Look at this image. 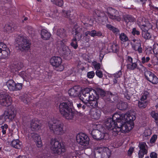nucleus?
I'll return each mask as SVG.
<instances>
[{
    "label": "nucleus",
    "instance_id": "1",
    "mask_svg": "<svg viewBox=\"0 0 158 158\" xmlns=\"http://www.w3.org/2000/svg\"><path fill=\"white\" fill-rule=\"evenodd\" d=\"M124 114L115 113L112 119L116 123L114 127L112 130V133L114 136L121 133L127 132L132 129L133 126L128 123H123Z\"/></svg>",
    "mask_w": 158,
    "mask_h": 158
},
{
    "label": "nucleus",
    "instance_id": "2",
    "mask_svg": "<svg viewBox=\"0 0 158 158\" xmlns=\"http://www.w3.org/2000/svg\"><path fill=\"white\" fill-rule=\"evenodd\" d=\"M68 106L65 102L61 103L59 106V111L63 116L68 119H72L73 117L74 113L71 108L73 106V103L69 101Z\"/></svg>",
    "mask_w": 158,
    "mask_h": 158
},
{
    "label": "nucleus",
    "instance_id": "3",
    "mask_svg": "<svg viewBox=\"0 0 158 158\" xmlns=\"http://www.w3.org/2000/svg\"><path fill=\"white\" fill-rule=\"evenodd\" d=\"M98 97L96 91L94 89L88 88L84 89L80 94V99L84 103L85 102L93 100L95 97Z\"/></svg>",
    "mask_w": 158,
    "mask_h": 158
},
{
    "label": "nucleus",
    "instance_id": "4",
    "mask_svg": "<svg viewBox=\"0 0 158 158\" xmlns=\"http://www.w3.org/2000/svg\"><path fill=\"white\" fill-rule=\"evenodd\" d=\"M48 127L50 131L57 135H62L64 133V124L58 120H54L48 123Z\"/></svg>",
    "mask_w": 158,
    "mask_h": 158
},
{
    "label": "nucleus",
    "instance_id": "5",
    "mask_svg": "<svg viewBox=\"0 0 158 158\" xmlns=\"http://www.w3.org/2000/svg\"><path fill=\"white\" fill-rule=\"evenodd\" d=\"M137 69L140 71L144 72L146 78L150 82L153 84H156L158 83V78L152 72L147 70L145 67L141 65L140 67H138Z\"/></svg>",
    "mask_w": 158,
    "mask_h": 158
},
{
    "label": "nucleus",
    "instance_id": "6",
    "mask_svg": "<svg viewBox=\"0 0 158 158\" xmlns=\"http://www.w3.org/2000/svg\"><path fill=\"white\" fill-rule=\"evenodd\" d=\"M50 149L54 153L61 154L65 152V148L56 139H52L51 142Z\"/></svg>",
    "mask_w": 158,
    "mask_h": 158
},
{
    "label": "nucleus",
    "instance_id": "7",
    "mask_svg": "<svg viewBox=\"0 0 158 158\" xmlns=\"http://www.w3.org/2000/svg\"><path fill=\"white\" fill-rule=\"evenodd\" d=\"M111 151L107 148H100L96 150L95 157L96 158H109Z\"/></svg>",
    "mask_w": 158,
    "mask_h": 158
},
{
    "label": "nucleus",
    "instance_id": "8",
    "mask_svg": "<svg viewBox=\"0 0 158 158\" xmlns=\"http://www.w3.org/2000/svg\"><path fill=\"white\" fill-rule=\"evenodd\" d=\"M76 140L77 143L79 144L83 147H86L89 144V138L87 135L81 132L77 135Z\"/></svg>",
    "mask_w": 158,
    "mask_h": 158
},
{
    "label": "nucleus",
    "instance_id": "9",
    "mask_svg": "<svg viewBox=\"0 0 158 158\" xmlns=\"http://www.w3.org/2000/svg\"><path fill=\"white\" fill-rule=\"evenodd\" d=\"M8 89L10 91H15L20 90L22 89L23 84L22 83H16L12 79L8 80L6 82Z\"/></svg>",
    "mask_w": 158,
    "mask_h": 158
},
{
    "label": "nucleus",
    "instance_id": "10",
    "mask_svg": "<svg viewBox=\"0 0 158 158\" xmlns=\"http://www.w3.org/2000/svg\"><path fill=\"white\" fill-rule=\"evenodd\" d=\"M59 42L60 44H61L62 53L64 58L67 60L71 59L72 56V54L70 50L68 47L64 44L63 41H60Z\"/></svg>",
    "mask_w": 158,
    "mask_h": 158
},
{
    "label": "nucleus",
    "instance_id": "11",
    "mask_svg": "<svg viewBox=\"0 0 158 158\" xmlns=\"http://www.w3.org/2000/svg\"><path fill=\"white\" fill-rule=\"evenodd\" d=\"M12 102L11 97L6 93L0 94V104L2 106H8Z\"/></svg>",
    "mask_w": 158,
    "mask_h": 158
},
{
    "label": "nucleus",
    "instance_id": "12",
    "mask_svg": "<svg viewBox=\"0 0 158 158\" xmlns=\"http://www.w3.org/2000/svg\"><path fill=\"white\" fill-rule=\"evenodd\" d=\"M50 63L53 66L56 68L59 67V71H61L64 69V66L61 64L62 60L61 58L57 56H54L50 59Z\"/></svg>",
    "mask_w": 158,
    "mask_h": 158
},
{
    "label": "nucleus",
    "instance_id": "13",
    "mask_svg": "<svg viewBox=\"0 0 158 158\" xmlns=\"http://www.w3.org/2000/svg\"><path fill=\"white\" fill-rule=\"evenodd\" d=\"M108 16L110 18L120 22L122 20L121 17L118 16V12L112 8H109L107 10Z\"/></svg>",
    "mask_w": 158,
    "mask_h": 158
},
{
    "label": "nucleus",
    "instance_id": "14",
    "mask_svg": "<svg viewBox=\"0 0 158 158\" xmlns=\"http://www.w3.org/2000/svg\"><path fill=\"white\" fill-rule=\"evenodd\" d=\"M94 19L98 20L99 22H103L107 20V18L105 13L98 10H95L93 13Z\"/></svg>",
    "mask_w": 158,
    "mask_h": 158
},
{
    "label": "nucleus",
    "instance_id": "15",
    "mask_svg": "<svg viewBox=\"0 0 158 158\" xmlns=\"http://www.w3.org/2000/svg\"><path fill=\"white\" fill-rule=\"evenodd\" d=\"M17 43L20 49L21 48L23 50H28L30 48V44L26 37H20L19 39L17 40Z\"/></svg>",
    "mask_w": 158,
    "mask_h": 158
},
{
    "label": "nucleus",
    "instance_id": "16",
    "mask_svg": "<svg viewBox=\"0 0 158 158\" xmlns=\"http://www.w3.org/2000/svg\"><path fill=\"white\" fill-rule=\"evenodd\" d=\"M6 121H12L16 116L15 112L12 109H9L6 110L2 115Z\"/></svg>",
    "mask_w": 158,
    "mask_h": 158
},
{
    "label": "nucleus",
    "instance_id": "17",
    "mask_svg": "<svg viewBox=\"0 0 158 158\" xmlns=\"http://www.w3.org/2000/svg\"><path fill=\"white\" fill-rule=\"evenodd\" d=\"M40 121L37 119H34L31 120L30 123V128L33 131H38L41 127Z\"/></svg>",
    "mask_w": 158,
    "mask_h": 158
},
{
    "label": "nucleus",
    "instance_id": "18",
    "mask_svg": "<svg viewBox=\"0 0 158 158\" xmlns=\"http://www.w3.org/2000/svg\"><path fill=\"white\" fill-rule=\"evenodd\" d=\"M93 138L96 140H100L104 138L105 134L98 130H93L91 131Z\"/></svg>",
    "mask_w": 158,
    "mask_h": 158
},
{
    "label": "nucleus",
    "instance_id": "19",
    "mask_svg": "<svg viewBox=\"0 0 158 158\" xmlns=\"http://www.w3.org/2000/svg\"><path fill=\"white\" fill-rule=\"evenodd\" d=\"M135 116L131 114H124L123 123H128L132 126V128L134 127L133 125L132 124V122L135 119Z\"/></svg>",
    "mask_w": 158,
    "mask_h": 158
},
{
    "label": "nucleus",
    "instance_id": "20",
    "mask_svg": "<svg viewBox=\"0 0 158 158\" xmlns=\"http://www.w3.org/2000/svg\"><path fill=\"white\" fill-rule=\"evenodd\" d=\"M116 123L111 118H107L104 122V125L107 129L110 130L112 133V130L114 128L113 127H114V124Z\"/></svg>",
    "mask_w": 158,
    "mask_h": 158
},
{
    "label": "nucleus",
    "instance_id": "21",
    "mask_svg": "<svg viewBox=\"0 0 158 158\" xmlns=\"http://www.w3.org/2000/svg\"><path fill=\"white\" fill-rule=\"evenodd\" d=\"M135 43L132 45L133 49L139 53H141L143 52V50L141 47V43L140 41H134Z\"/></svg>",
    "mask_w": 158,
    "mask_h": 158
},
{
    "label": "nucleus",
    "instance_id": "22",
    "mask_svg": "<svg viewBox=\"0 0 158 158\" xmlns=\"http://www.w3.org/2000/svg\"><path fill=\"white\" fill-rule=\"evenodd\" d=\"M10 145L16 149H20L22 148V144L18 139H14L11 142Z\"/></svg>",
    "mask_w": 158,
    "mask_h": 158
},
{
    "label": "nucleus",
    "instance_id": "23",
    "mask_svg": "<svg viewBox=\"0 0 158 158\" xmlns=\"http://www.w3.org/2000/svg\"><path fill=\"white\" fill-rule=\"evenodd\" d=\"M2 48L1 50V52L0 53V59H6L8 58L9 55L10 51L8 48L6 47L4 48Z\"/></svg>",
    "mask_w": 158,
    "mask_h": 158
},
{
    "label": "nucleus",
    "instance_id": "24",
    "mask_svg": "<svg viewBox=\"0 0 158 158\" xmlns=\"http://www.w3.org/2000/svg\"><path fill=\"white\" fill-rule=\"evenodd\" d=\"M92 118L94 119H98L101 115V112L99 110L94 109L91 110L90 112Z\"/></svg>",
    "mask_w": 158,
    "mask_h": 158
},
{
    "label": "nucleus",
    "instance_id": "25",
    "mask_svg": "<svg viewBox=\"0 0 158 158\" xmlns=\"http://www.w3.org/2000/svg\"><path fill=\"white\" fill-rule=\"evenodd\" d=\"M78 86H74L73 88L70 89L68 91V93L70 96L75 97L78 96L79 91Z\"/></svg>",
    "mask_w": 158,
    "mask_h": 158
},
{
    "label": "nucleus",
    "instance_id": "26",
    "mask_svg": "<svg viewBox=\"0 0 158 158\" xmlns=\"http://www.w3.org/2000/svg\"><path fill=\"white\" fill-rule=\"evenodd\" d=\"M57 35L58 36L63 39L66 38L67 36V31L63 28L58 29Z\"/></svg>",
    "mask_w": 158,
    "mask_h": 158
},
{
    "label": "nucleus",
    "instance_id": "27",
    "mask_svg": "<svg viewBox=\"0 0 158 158\" xmlns=\"http://www.w3.org/2000/svg\"><path fill=\"white\" fill-rule=\"evenodd\" d=\"M95 98H94L93 100H91L87 102H85V104L88 106H91V107L93 108L97 107L98 106L97 100L98 97Z\"/></svg>",
    "mask_w": 158,
    "mask_h": 158
},
{
    "label": "nucleus",
    "instance_id": "28",
    "mask_svg": "<svg viewBox=\"0 0 158 158\" xmlns=\"http://www.w3.org/2000/svg\"><path fill=\"white\" fill-rule=\"evenodd\" d=\"M121 75L122 72L121 71H119L118 72V73L113 74V84L114 85L117 83H118L119 82V78L120 77Z\"/></svg>",
    "mask_w": 158,
    "mask_h": 158
},
{
    "label": "nucleus",
    "instance_id": "29",
    "mask_svg": "<svg viewBox=\"0 0 158 158\" xmlns=\"http://www.w3.org/2000/svg\"><path fill=\"white\" fill-rule=\"evenodd\" d=\"M142 25H143L140 28L142 31H148L149 30L152 28V25L148 20H146V22L144 24H142Z\"/></svg>",
    "mask_w": 158,
    "mask_h": 158
},
{
    "label": "nucleus",
    "instance_id": "30",
    "mask_svg": "<svg viewBox=\"0 0 158 158\" xmlns=\"http://www.w3.org/2000/svg\"><path fill=\"white\" fill-rule=\"evenodd\" d=\"M41 37L44 40H47L51 36L50 33L46 30L43 29L41 31Z\"/></svg>",
    "mask_w": 158,
    "mask_h": 158
},
{
    "label": "nucleus",
    "instance_id": "31",
    "mask_svg": "<svg viewBox=\"0 0 158 158\" xmlns=\"http://www.w3.org/2000/svg\"><path fill=\"white\" fill-rule=\"evenodd\" d=\"M127 103L120 101L117 104V107L120 110H125L127 107Z\"/></svg>",
    "mask_w": 158,
    "mask_h": 158
},
{
    "label": "nucleus",
    "instance_id": "32",
    "mask_svg": "<svg viewBox=\"0 0 158 158\" xmlns=\"http://www.w3.org/2000/svg\"><path fill=\"white\" fill-rule=\"evenodd\" d=\"M73 34L78 33L82 34L83 32L82 28L81 27L76 24L74 25L73 29Z\"/></svg>",
    "mask_w": 158,
    "mask_h": 158
},
{
    "label": "nucleus",
    "instance_id": "33",
    "mask_svg": "<svg viewBox=\"0 0 158 158\" xmlns=\"http://www.w3.org/2000/svg\"><path fill=\"white\" fill-rule=\"evenodd\" d=\"M123 18L124 20L126 23H128L129 22H133L135 20V19L131 15L128 14L123 15Z\"/></svg>",
    "mask_w": 158,
    "mask_h": 158
},
{
    "label": "nucleus",
    "instance_id": "34",
    "mask_svg": "<svg viewBox=\"0 0 158 158\" xmlns=\"http://www.w3.org/2000/svg\"><path fill=\"white\" fill-rule=\"evenodd\" d=\"M138 146L140 148L139 151H143L144 152H148V147L145 143H139Z\"/></svg>",
    "mask_w": 158,
    "mask_h": 158
},
{
    "label": "nucleus",
    "instance_id": "35",
    "mask_svg": "<svg viewBox=\"0 0 158 158\" xmlns=\"http://www.w3.org/2000/svg\"><path fill=\"white\" fill-rule=\"evenodd\" d=\"M137 64L136 62L130 63L127 64V67L128 69L130 70H134L138 67L140 68L139 67H137Z\"/></svg>",
    "mask_w": 158,
    "mask_h": 158
},
{
    "label": "nucleus",
    "instance_id": "36",
    "mask_svg": "<svg viewBox=\"0 0 158 158\" xmlns=\"http://www.w3.org/2000/svg\"><path fill=\"white\" fill-rule=\"evenodd\" d=\"M19 75L22 77L23 79H27V80H31L32 78L30 75L27 74L24 71H22L19 73Z\"/></svg>",
    "mask_w": 158,
    "mask_h": 158
},
{
    "label": "nucleus",
    "instance_id": "37",
    "mask_svg": "<svg viewBox=\"0 0 158 158\" xmlns=\"http://www.w3.org/2000/svg\"><path fill=\"white\" fill-rule=\"evenodd\" d=\"M148 104V102L147 101L141 100L140 101H139L138 102V106L141 109L145 108L147 106Z\"/></svg>",
    "mask_w": 158,
    "mask_h": 158
},
{
    "label": "nucleus",
    "instance_id": "38",
    "mask_svg": "<svg viewBox=\"0 0 158 158\" xmlns=\"http://www.w3.org/2000/svg\"><path fill=\"white\" fill-rule=\"evenodd\" d=\"M142 37L145 40H148L151 38L152 35L148 31L142 32Z\"/></svg>",
    "mask_w": 158,
    "mask_h": 158
},
{
    "label": "nucleus",
    "instance_id": "39",
    "mask_svg": "<svg viewBox=\"0 0 158 158\" xmlns=\"http://www.w3.org/2000/svg\"><path fill=\"white\" fill-rule=\"evenodd\" d=\"M141 95L140 100L145 101L149 97V93L147 91H144L142 93Z\"/></svg>",
    "mask_w": 158,
    "mask_h": 158
},
{
    "label": "nucleus",
    "instance_id": "40",
    "mask_svg": "<svg viewBox=\"0 0 158 158\" xmlns=\"http://www.w3.org/2000/svg\"><path fill=\"white\" fill-rule=\"evenodd\" d=\"M151 116L153 118L156 123H158V113L155 111H152L150 113Z\"/></svg>",
    "mask_w": 158,
    "mask_h": 158
},
{
    "label": "nucleus",
    "instance_id": "41",
    "mask_svg": "<svg viewBox=\"0 0 158 158\" xmlns=\"http://www.w3.org/2000/svg\"><path fill=\"white\" fill-rule=\"evenodd\" d=\"M51 2L55 5L59 6H62L64 4L63 0H50Z\"/></svg>",
    "mask_w": 158,
    "mask_h": 158
},
{
    "label": "nucleus",
    "instance_id": "42",
    "mask_svg": "<svg viewBox=\"0 0 158 158\" xmlns=\"http://www.w3.org/2000/svg\"><path fill=\"white\" fill-rule=\"evenodd\" d=\"M120 40L122 41L125 42L128 40V38L124 33H121L119 36Z\"/></svg>",
    "mask_w": 158,
    "mask_h": 158
},
{
    "label": "nucleus",
    "instance_id": "43",
    "mask_svg": "<svg viewBox=\"0 0 158 158\" xmlns=\"http://www.w3.org/2000/svg\"><path fill=\"white\" fill-rule=\"evenodd\" d=\"M111 50L113 52L117 53L119 50V47L118 45L116 44H113L110 45Z\"/></svg>",
    "mask_w": 158,
    "mask_h": 158
},
{
    "label": "nucleus",
    "instance_id": "44",
    "mask_svg": "<svg viewBox=\"0 0 158 158\" xmlns=\"http://www.w3.org/2000/svg\"><path fill=\"white\" fill-rule=\"evenodd\" d=\"M31 136L32 139L35 142L39 140V139H41L40 135L37 133H32L31 134Z\"/></svg>",
    "mask_w": 158,
    "mask_h": 158
},
{
    "label": "nucleus",
    "instance_id": "45",
    "mask_svg": "<svg viewBox=\"0 0 158 158\" xmlns=\"http://www.w3.org/2000/svg\"><path fill=\"white\" fill-rule=\"evenodd\" d=\"M146 20L145 19H142L141 18H139L138 19L137 21V24L139 25L140 27H141V26H143V25H142V24H144L146 22Z\"/></svg>",
    "mask_w": 158,
    "mask_h": 158
},
{
    "label": "nucleus",
    "instance_id": "46",
    "mask_svg": "<svg viewBox=\"0 0 158 158\" xmlns=\"http://www.w3.org/2000/svg\"><path fill=\"white\" fill-rule=\"evenodd\" d=\"M92 64L95 69L99 70L101 69V65L99 63L94 61L92 62Z\"/></svg>",
    "mask_w": 158,
    "mask_h": 158
},
{
    "label": "nucleus",
    "instance_id": "47",
    "mask_svg": "<svg viewBox=\"0 0 158 158\" xmlns=\"http://www.w3.org/2000/svg\"><path fill=\"white\" fill-rule=\"evenodd\" d=\"M74 34L73 38V39L78 41L81 40L82 37V34L74 33Z\"/></svg>",
    "mask_w": 158,
    "mask_h": 158
},
{
    "label": "nucleus",
    "instance_id": "48",
    "mask_svg": "<svg viewBox=\"0 0 158 158\" xmlns=\"http://www.w3.org/2000/svg\"><path fill=\"white\" fill-rule=\"evenodd\" d=\"M75 49H76L78 47L77 41L73 39L72 42L70 44Z\"/></svg>",
    "mask_w": 158,
    "mask_h": 158
},
{
    "label": "nucleus",
    "instance_id": "49",
    "mask_svg": "<svg viewBox=\"0 0 158 158\" xmlns=\"http://www.w3.org/2000/svg\"><path fill=\"white\" fill-rule=\"evenodd\" d=\"M96 93L98 95H100L102 97L105 96L106 94L105 92L103 90L100 88L98 89H97Z\"/></svg>",
    "mask_w": 158,
    "mask_h": 158
},
{
    "label": "nucleus",
    "instance_id": "50",
    "mask_svg": "<svg viewBox=\"0 0 158 158\" xmlns=\"http://www.w3.org/2000/svg\"><path fill=\"white\" fill-rule=\"evenodd\" d=\"M8 127V126L6 124H4L3 125L1 126V128L2 129V132L3 135H5L6 133V131Z\"/></svg>",
    "mask_w": 158,
    "mask_h": 158
},
{
    "label": "nucleus",
    "instance_id": "51",
    "mask_svg": "<svg viewBox=\"0 0 158 158\" xmlns=\"http://www.w3.org/2000/svg\"><path fill=\"white\" fill-rule=\"evenodd\" d=\"M153 51L154 54H158V44H156L154 45Z\"/></svg>",
    "mask_w": 158,
    "mask_h": 158
},
{
    "label": "nucleus",
    "instance_id": "52",
    "mask_svg": "<svg viewBox=\"0 0 158 158\" xmlns=\"http://www.w3.org/2000/svg\"><path fill=\"white\" fill-rule=\"evenodd\" d=\"M94 76L95 73L94 71H92L87 73V76L89 78H93Z\"/></svg>",
    "mask_w": 158,
    "mask_h": 158
},
{
    "label": "nucleus",
    "instance_id": "53",
    "mask_svg": "<svg viewBox=\"0 0 158 158\" xmlns=\"http://www.w3.org/2000/svg\"><path fill=\"white\" fill-rule=\"evenodd\" d=\"M12 28L9 24H6L4 27V31L6 32H10L12 31Z\"/></svg>",
    "mask_w": 158,
    "mask_h": 158
},
{
    "label": "nucleus",
    "instance_id": "54",
    "mask_svg": "<svg viewBox=\"0 0 158 158\" xmlns=\"http://www.w3.org/2000/svg\"><path fill=\"white\" fill-rule=\"evenodd\" d=\"M150 60V58L148 56L143 57L142 58L141 62L143 64H144L148 62Z\"/></svg>",
    "mask_w": 158,
    "mask_h": 158
},
{
    "label": "nucleus",
    "instance_id": "55",
    "mask_svg": "<svg viewBox=\"0 0 158 158\" xmlns=\"http://www.w3.org/2000/svg\"><path fill=\"white\" fill-rule=\"evenodd\" d=\"M95 73L96 75L99 78H102L103 77L102 72L100 70H96Z\"/></svg>",
    "mask_w": 158,
    "mask_h": 158
},
{
    "label": "nucleus",
    "instance_id": "56",
    "mask_svg": "<svg viewBox=\"0 0 158 158\" xmlns=\"http://www.w3.org/2000/svg\"><path fill=\"white\" fill-rule=\"evenodd\" d=\"M157 138V136L156 135H153L151 137V139H150V142L151 143H153L155 142Z\"/></svg>",
    "mask_w": 158,
    "mask_h": 158
},
{
    "label": "nucleus",
    "instance_id": "57",
    "mask_svg": "<svg viewBox=\"0 0 158 158\" xmlns=\"http://www.w3.org/2000/svg\"><path fill=\"white\" fill-rule=\"evenodd\" d=\"M133 35H139L140 34L139 31L137 30L135 28H134L132 29V30L131 32Z\"/></svg>",
    "mask_w": 158,
    "mask_h": 158
},
{
    "label": "nucleus",
    "instance_id": "58",
    "mask_svg": "<svg viewBox=\"0 0 158 158\" xmlns=\"http://www.w3.org/2000/svg\"><path fill=\"white\" fill-rule=\"evenodd\" d=\"M147 152H144L143 151H139L138 153V156L139 158H142L144 156L145 154H147Z\"/></svg>",
    "mask_w": 158,
    "mask_h": 158
},
{
    "label": "nucleus",
    "instance_id": "59",
    "mask_svg": "<svg viewBox=\"0 0 158 158\" xmlns=\"http://www.w3.org/2000/svg\"><path fill=\"white\" fill-rule=\"evenodd\" d=\"M36 142V145L38 147L40 148L42 146V142L41 139H39V140L35 141Z\"/></svg>",
    "mask_w": 158,
    "mask_h": 158
},
{
    "label": "nucleus",
    "instance_id": "60",
    "mask_svg": "<svg viewBox=\"0 0 158 158\" xmlns=\"http://www.w3.org/2000/svg\"><path fill=\"white\" fill-rule=\"evenodd\" d=\"M126 61L127 63V64L132 63L133 61V59L130 56H127L126 58Z\"/></svg>",
    "mask_w": 158,
    "mask_h": 158
},
{
    "label": "nucleus",
    "instance_id": "61",
    "mask_svg": "<svg viewBox=\"0 0 158 158\" xmlns=\"http://www.w3.org/2000/svg\"><path fill=\"white\" fill-rule=\"evenodd\" d=\"M124 97L127 100H130L131 98V95L128 93V92H126L124 93Z\"/></svg>",
    "mask_w": 158,
    "mask_h": 158
},
{
    "label": "nucleus",
    "instance_id": "62",
    "mask_svg": "<svg viewBox=\"0 0 158 158\" xmlns=\"http://www.w3.org/2000/svg\"><path fill=\"white\" fill-rule=\"evenodd\" d=\"M157 155L156 152H152L150 154V157L151 158H157Z\"/></svg>",
    "mask_w": 158,
    "mask_h": 158
},
{
    "label": "nucleus",
    "instance_id": "63",
    "mask_svg": "<svg viewBox=\"0 0 158 158\" xmlns=\"http://www.w3.org/2000/svg\"><path fill=\"white\" fill-rule=\"evenodd\" d=\"M76 155L75 153H72L68 156L67 158H76Z\"/></svg>",
    "mask_w": 158,
    "mask_h": 158
},
{
    "label": "nucleus",
    "instance_id": "64",
    "mask_svg": "<svg viewBox=\"0 0 158 158\" xmlns=\"http://www.w3.org/2000/svg\"><path fill=\"white\" fill-rule=\"evenodd\" d=\"M96 31L95 30H93L90 31V35L92 37H94L96 36Z\"/></svg>",
    "mask_w": 158,
    "mask_h": 158
}]
</instances>
